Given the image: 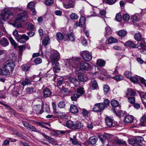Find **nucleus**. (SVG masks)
I'll list each match as a JSON object with an SVG mask.
<instances>
[{"mask_svg":"<svg viewBox=\"0 0 146 146\" xmlns=\"http://www.w3.org/2000/svg\"><path fill=\"white\" fill-rule=\"evenodd\" d=\"M79 58L73 57L70 59H66L64 60V65L68 70H73V68H77L79 65V62L80 60Z\"/></svg>","mask_w":146,"mask_h":146,"instance_id":"f257e3e1","label":"nucleus"},{"mask_svg":"<svg viewBox=\"0 0 146 146\" xmlns=\"http://www.w3.org/2000/svg\"><path fill=\"white\" fill-rule=\"evenodd\" d=\"M2 13L1 14V19L5 21V19H9L11 21H14L15 20V17L12 14L9 8H5L2 11Z\"/></svg>","mask_w":146,"mask_h":146,"instance_id":"f03ea898","label":"nucleus"},{"mask_svg":"<svg viewBox=\"0 0 146 146\" xmlns=\"http://www.w3.org/2000/svg\"><path fill=\"white\" fill-rule=\"evenodd\" d=\"M27 19V16L26 12H23L18 15L16 20L13 25L16 27H21V25L20 23L25 21Z\"/></svg>","mask_w":146,"mask_h":146,"instance_id":"7ed1b4c3","label":"nucleus"},{"mask_svg":"<svg viewBox=\"0 0 146 146\" xmlns=\"http://www.w3.org/2000/svg\"><path fill=\"white\" fill-rule=\"evenodd\" d=\"M66 126L71 129H82L83 127V124L79 122H74L71 120H68L66 122Z\"/></svg>","mask_w":146,"mask_h":146,"instance_id":"20e7f679","label":"nucleus"},{"mask_svg":"<svg viewBox=\"0 0 146 146\" xmlns=\"http://www.w3.org/2000/svg\"><path fill=\"white\" fill-rule=\"evenodd\" d=\"M81 55L83 59L85 61H89L92 59L91 53L88 51H82L81 53Z\"/></svg>","mask_w":146,"mask_h":146,"instance_id":"39448f33","label":"nucleus"},{"mask_svg":"<svg viewBox=\"0 0 146 146\" xmlns=\"http://www.w3.org/2000/svg\"><path fill=\"white\" fill-rule=\"evenodd\" d=\"M5 66L9 69L11 71H13L15 65L13 61L12 60H9L5 62L3 64Z\"/></svg>","mask_w":146,"mask_h":146,"instance_id":"423d86ee","label":"nucleus"},{"mask_svg":"<svg viewBox=\"0 0 146 146\" xmlns=\"http://www.w3.org/2000/svg\"><path fill=\"white\" fill-rule=\"evenodd\" d=\"M86 19L84 16H82L80 18L79 22H76L75 24L74 25V27L76 28L77 27H83L85 24Z\"/></svg>","mask_w":146,"mask_h":146,"instance_id":"0eeeda50","label":"nucleus"},{"mask_svg":"<svg viewBox=\"0 0 146 146\" xmlns=\"http://www.w3.org/2000/svg\"><path fill=\"white\" fill-rule=\"evenodd\" d=\"M104 108V105L102 103H98L95 104L92 110L94 111L101 112Z\"/></svg>","mask_w":146,"mask_h":146,"instance_id":"6e6552de","label":"nucleus"},{"mask_svg":"<svg viewBox=\"0 0 146 146\" xmlns=\"http://www.w3.org/2000/svg\"><path fill=\"white\" fill-rule=\"evenodd\" d=\"M60 55L57 51H54L50 55V58L52 62H54L57 61L60 58Z\"/></svg>","mask_w":146,"mask_h":146,"instance_id":"1a4fd4ad","label":"nucleus"},{"mask_svg":"<svg viewBox=\"0 0 146 146\" xmlns=\"http://www.w3.org/2000/svg\"><path fill=\"white\" fill-rule=\"evenodd\" d=\"M143 138L141 136H138L135 138L130 139L128 140V142L131 144L134 145L135 143L138 142H141L143 141Z\"/></svg>","mask_w":146,"mask_h":146,"instance_id":"9d476101","label":"nucleus"},{"mask_svg":"<svg viewBox=\"0 0 146 146\" xmlns=\"http://www.w3.org/2000/svg\"><path fill=\"white\" fill-rule=\"evenodd\" d=\"M42 105H36L34 106L33 108V110L36 113L38 114L42 113L43 112Z\"/></svg>","mask_w":146,"mask_h":146,"instance_id":"9b49d317","label":"nucleus"},{"mask_svg":"<svg viewBox=\"0 0 146 146\" xmlns=\"http://www.w3.org/2000/svg\"><path fill=\"white\" fill-rule=\"evenodd\" d=\"M22 123L24 127L26 128L28 130L31 131L35 132H37L38 131V130L36 128L28 122L25 121H22Z\"/></svg>","mask_w":146,"mask_h":146,"instance_id":"f8f14e48","label":"nucleus"},{"mask_svg":"<svg viewBox=\"0 0 146 146\" xmlns=\"http://www.w3.org/2000/svg\"><path fill=\"white\" fill-rule=\"evenodd\" d=\"M125 44L126 46L134 48H137L141 45L140 43H138L137 44H135L133 42L130 40L127 41L125 43Z\"/></svg>","mask_w":146,"mask_h":146,"instance_id":"ddd939ff","label":"nucleus"},{"mask_svg":"<svg viewBox=\"0 0 146 146\" xmlns=\"http://www.w3.org/2000/svg\"><path fill=\"white\" fill-rule=\"evenodd\" d=\"M113 119L112 118L107 116L105 118V122L106 125L109 127L113 126Z\"/></svg>","mask_w":146,"mask_h":146,"instance_id":"4468645a","label":"nucleus"},{"mask_svg":"<svg viewBox=\"0 0 146 146\" xmlns=\"http://www.w3.org/2000/svg\"><path fill=\"white\" fill-rule=\"evenodd\" d=\"M29 39V37L25 35H23L21 36L17 40L18 42L21 43H23L25 42L27 40Z\"/></svg>","mask_w":146,"mask_h":146,"instance_id":"2eb2a0df","label":"nucleus"},{"mask_svg":"<svg viewBox=\"0 0 146 146\" xmlns=\"http://www.w3.org/2000/svg\"><path fill=\"white\" fill-rule=\"evenodd\" d=\"M65 40H70L72 41H74L75 39V36L72 33L70 34L64 35Z\"/></svg>","mask_w":146,"mask_h":146,"instance_id":"dca6fc26","label":"nucleus"},{"mask_svg":"<svg viewBox=\"0 0 146 146\" xmlns=\"http://www.w3.org/2000/svg\"><path fill=\"white\" fill-rule=\"evenodd\" d=\"M53 65V69L54 73L59 72L60 69L59 67V64L57 61H56L54 62H52Z\"/></svg>","mask_w":146,"mask_h":146,"instance_id":"f3484780","label":"nucleus"},{"mask_svg":"<svg viewBox=\"0 0 146 146\" xmlns=\"http://www.w3.org/2000/svg\"><path fill=\"white\" fill-rule=\"evenodd\" d=\"M1 71L2 75L6 76H9L10 75V70L9 69H7V68L4 65L2 66V68L1 69Z\"/></svg>","mask_w":146,"mask_h":146,"instance_id":"a211bd4d","label":"nucleus"},{"mask_svg":"<svg viewBox=\"0 0 146 146\" xmlns=\"http://www.w3.org/2000/svg\"><path fill=\"white\" fill-rule=\"evenodd\" d=\"M80 69L88 70L89 69L90 66L88 63L82 61L80 63Z\"/></svg>","mask_w":146,"mask_h":146,"instance_id":"6ab92c4d","label":"nucleus"},{"mask_svg":"<svg viewBox=\"0 0 146 146\" xmlns=\"http://www.w3.org/2000/svg\"><path fill=\"white\" fill-rule=\"evenodd\" d=\"M43 95L45 98L49 97L52 94V92L50 89L47 88H46L43 90Z\"/></svg>","mask_w":146,"mask_h":146,"instance_id":"aec40b11","label":"nucleus"},{"mask_svg":"<svg viewBox=\"0 0 146 146\" xmlns=\"http://www.w3.org/2000/svg\"><path fill=\"white\" fill-rule=\"evenodd\" d=\"M135 40L137 41H141V42H145V38L141 37V34L139 33L135 34L134 36Z\"/></svg>","mask_w":146,"mask_h":146,"instance_id":"412c9836","label":"nucleus"},{"mask_svg":"<svg viewBox=\"0 0 146 146\" xmlns=\"http://www.w3.org/2000/svg\"><path fill=\"white\" fill-rule=\"evenodd\" d=\"M30 66L27 64H23L21 66V69L22 71L25 72V74L26 77L29 72H31L29 70Z\"/></svg>","mask_w":146,"mask_h":146,"instance_id":"4be33fe9","label":"nucleus"},{"mask_svg":"<svg viewBox=\"0 0 146 146\" xmlns=\"http://www.w3.org/2000/svg\"><path fill=\"white\" fill-rule=\"evenodd\" d=\"M140 44L141 45L139 46L141 48L140 52L143 54H146V43L140 42Z\"/></svg>","mask_w":146,"mask_h":146,"instance_id":"5701e85b","label":"nucleus"},{"mask_svg":"<svg viewBox=\"0 0 146 146\" xmlns=\"http://www.w3.org/2000/svg\"><path fill=\"white\" fill-rule=\"evenodd\" d=\"M134 117L131 115H128L126 116L124 119V122L125 123H131L133 120Z\"/></svg>","mask_w":146,"mask_h":146,"instance_id":"b1692460","label":"nucleus"},{"mask_svg":"<svg viewBox=\"0 0 146 146\" xmlns=\"http://www.w3.org/2000/svg\"><path fill=\"white\" fill-rule=\"evenodd\" d=\"M70 81L72 83L74 84L75 87H76L77 86L79 85V83L78 80L76 79L71 77H69L68 78Z\"/></svg>","mask_w":146,"mask_h":146,"instance_id":"393cba45","label":"nucleus"},{"mask_svg":"<svg viewBox=\"0 0 146 146\" xmlns=\"http://www.w3.org/2000/svg\"><path fill=\"white\" fill-rule=\"evenodd\" d=\"M136 94L135 92L131 88L127 89L126 93V97L127 98L130 97V96H134Z\"/></svg>","mask_w":146,"mask_h":146,"instance_id":"a878e982","label":"nucleus"},{"mask_svg":"<svg viewBox=\"0 0 146 146\" xmlns=\"http://www.w3.org/2000/svg\"><path fill=\"white\" fill-rule=\"evenodd\" d=\"M91 83V87L93 90L97 89L98 88V85L96 81L95 80L92 79L90 82Z\"/></svg>","mask_w":146,"mask_h":146,"instance_id":"bb28decb","label":"nucleus"},{"mask_svg":"<svg viewBox=\"0 0 146 146\" xmlns=\"http://www.w3.org/2000/svg\"><path fill=\"white\" fill-rule=\"evenodd\" d=\"M19 49L18 56L19 58H21L23 52L26 48L25 46L24 45H21L18 46Z\"/></svg>","mask_w":146,"mask_h":146,"instance_id":"cd10ccee","label":"nucleus"},{"mask_svg":"<svg viewBox=\"0 0 146 146\" xmlns=\"http://www.w3.org/2000/svg\"><path fill=\"white\" fill-rule=\"evenodd\" d=\"M9 44V42L6 38L3 37L1 40V45L2 46H6Z\"/></svg>","mask_w":146,"mask_h":146,"instance_id":"c85d7f7f","label":"nucleus"},{"mask_svg":"<svg viewBox=\"0 0 146 146\" xmlns=\"http://www.w3.org/2000/svg\"><path fill=\"white\" fill-rule=\"evenodd\" d=\"M97 141V139L95 137H91L88 139V143L89 144L94 145L96 143Z\"/></svg>","mask_w":146,"mask_h":146,"instance_id":"c756f323","label":"nucleus"},{"mask_svg":"<svg viewBox=\"0 0 146 146\" xmlns=\"http://www.w3.org/2000/svg\"><path fill=\"white\" fill-rule=\"evenodd\" d=\"M78 78L81 81H86L88 79L87 75L85 74L79 75Z\"/></svg>","mask_w":146,"mask_h":146,"instance_id":"7c9ffc66","label":"nucleus"},{"mask_svg":"<svg viewBox=\"0 0 146 146\" xmlns=\"http://www.w3.org/2000/svg\"><path fill=\"white\" fill-rule=\"evenodd\" d=\"M25 77H26L25 79L21 83V84L24 86L27 85H28L30 84L31 83V81L28 78V76L27 75V77L25 76Z\"/></svg>","mask_w":146,"mask_h":146,"instance_id":"2f4dec72","label":"nucleus"},{"mask_svg":"<svg viewBox=\"0 0 146 146\" xmlns=\"http://www.w3.org/2000/svg\"><path fill=\"white\" fill-rule=\"evenodd\" d=\"M70 112L72 113H77L78 111L76 106L75 105H71L70 107Z\"/></svg>","mask_w":146,"mask_h":146,"instance_id":"473e14b6","label":"nucleus"},{"mask_svg":"<svg viewBox=\"0 0 146 146\" xmlns=\"http://www.w3.org/2000/svg\"><path fill=\"white\" fill-rule=\"evenodd\" d=\"M97 65L101 67L104 66L105 64V61L101 59H99L97 60Z\"/></svg>","mask_w":146,"mask_h":146,"instance_id":"72a5a7b5","label":"nucleus"},{"mask_svg":"<svg viewBox=\"0 0 146 146\" xmlns=\"http://www.w3.org/2000/svg\"><path fill=\"white\" fill-rule=\"evenodd\" d=\"M105 36L107 37L108 36L111 34L112 33V30L109 27H107L105 28Z\"/></svg>","mask_w":146,"mask_h":146,"instance_id":"f704fd0d","label":"nucleus"},{"mask_svg":"<svg viewBox=\"0 0 146 146\" xmlns=\"http://www.w3.org/2000/svg\"><path fill=\"white\" fill-rule=\"evenodd\" d=\"M9 39L12 45L14 46L15 48H16L18 45V44L11 36H9Z\"/></svg>","mask_w":146,"mask_h":146,"instance_id":"c9c22d12","label":"nucleus"},{"mask_svg":"<svg viewBox=\"0 0 146 146\" xmlns=\"http://www.w3.org/2000/svg\"><path fill=\"white\" fill-rule=\"evenodd\" d=\"M56 35L57 37V40H62L64 39L65 40L64 35H63L60 33H58L56 34Z\"/></svg>","mask_w":146,"mask_h":146,"instance_id":"e433bc0d","label":"nucleus"},{"mask_svg":"<svg viewBox=\"0 0 146 146\" xmlns=\"http://www.w3.org/2000/svg\"><path fill=\"white\" fill-rule=\"evenodd\" d=\"M138 15V14L136 13L131 16V19L132 21L133 22H137L139 20V19L138 18L137 16V15Z\"/></svg>","mask_w":146,"mask_h":146,"instance_id":"4c0bfd02","label":"nucleus"},{"mask_svg":"<svg viewBox=\"0 0 146 146\" xmlns=\"http://www.w3.org/2000/svg\"><path fill=\"white\" fill-rule=\"evenodd\" d=\"M50 38L48 37H47L43 39L42 41V44L44 46H46L49 43Z\"/></svg>","mask_w":146,"mask_h":146,"instance_id":"58836bf2","label":"nucleus"},{"mask_svg":"<svg viewBox=\"0 0 146 146\" xmlns=\"http://www.w3.org/2000/svg\"><path fill=\"white\" fill-rule=\"evenodd\" d=\"M70 140L74 145H78V146H81V144L78 143V140L76 139L75 136H74L73 139L70 138Z\"/></svg>","mask_w":146,"mask_h":146,"instance_id":"ea45409f","label":"nucleus"},{"mask_svg":"<svg viewBox=\"0 0 146 146\" xmlns=\"http://www.w3.org/2000/svg\"><path fill=\"white\" fill-rule=\"evenodd\" d=\"M138 76L131 77L130 78V80L133 83H136L138 82L139 80V78Z\"/></svg>","mask_w":146,"mask_h":146,"instance_id":"a19ab883","label":"nucleus"},{"mask_svg":"<svg viewBox=\"0 0 146 146\" xmlns=\"http://www.w3.org/2000/svg\"><path fill=\"white\" fill-rule=\"evenodd\" d=\"M83 88L82 87H79L77 89V93L80 95V96L84 94V91Z\"/></svg>","mask_w":146,"mask_h":146,"instance_id":"79ce46f5","label":"nucleus"},{"mask_svg":"<svg viewBox=\"0 0 146 146\" xmlns=\"http://www.w3.org/2000/svg\"><path fill=\"white\" fill-rule=\"evenodd\" d=\"M113 78L117 81H119L123 80V77L121 75H119L113 77Z\"/></svg>","mask_w":146,"mask_h":146,"instance_id":"37998d69","label":"nucleus"},{"mask_svg":"<svg viewBox=\"0 0 146 146\" xmlns=\"http://www.w3.org/2000/svg\"><path fill=\"white\" fill-rule=\"evenodd\" d=\"M108 43H113L117 42L118 40L113 37H110L108 39Z\"/></svg>","mask_w":146,"mask_h":146,"instance_id":"c03bdc74","label":"nucleus"},{"mask_svg":"<svg viewBox=\"0 0 146 146\" xmlns=\"http://www.w3.org/2000/svg\"><path fill=\"white\" fill-rule=\"evenodd\" d=\"M111 104L113 107H115L118 106L119 102L116 100H112L111 102Z\"/></svg>","mask_w":146,"mask_h":146,"instance_id":"a18cd8bd","label":"nucleus"},{"mask_svg":"<svg viewBox=\"0 0 146 146\" xmlns=\"http://www.w3.org/2000/svg\"><path fill=\"white\" fill-rule=\"evenodd\" d=\"M141 99L143 104L146 108V93L143 94Z\"/></svg>","mask_w":146,"mask_h":146,"instance_id":"49530a36","label":"nucleus"},{"mask_svg":"<svg viewBox=\"0 0 146 146\" xmlns=\"http://www.w3.org/2000/svg\"><path fill=\"white\" fill-rule=\"evenodd\" d=\"M80 97V95L78 94H75L72 95L71 97V100L72 101H76L77 98Z\"/></svg>","mask_w":146,"mask_h":146,"instance_id":"de8ad7c7","label":"nucleus"},{"mask_svg":"<svg viewBox=\"0 0 146 146\" xmlns=\"http://www.w3.org/2000/svg\"><path fill=\"white\" fill-rule=\"evenodd\" d=\"M116 0H103L104 2L111 5L113 4L115 2Z\"/></svg>","mask_w":146,"mask_h":146,"instance_id":"09e8293b","label":"nucleus"},{"mask_svg":"<svg viewBox=\"0 0 146 146\" xmlns=\"http://www.w3.org/2000/svg\"><path fill=\"white\" fill-rule=\"evenodd\" d=\"M89 111L85 109H83L82 110V113L83 116L86 117H88Z\"/></svg>","mask_w":146,"mask_h":146,"instance_id":"8fccbe9b","label":"nucleus"},{"mask_svg":"<svg viewBox=\"0 0 146 146\" xmlns=\"http://www.w3.org/2000/svg\"><path fill=\"white\" fill-rule=\"evenodd\" d=\"M33 61L35 64H38L41 63L42 62V60L40 58L38 57L35 58Z\"/></svg>","mask_w":146,"mask_h":146,"instance_id":"3c124183","label":"nucleus"},{"mask_svg":"<svg viewBox=\"0 0 146 146\" xmlns=\"http://www.w3.org/2000/svg\"><path fill=\"white\" fill-rule=\"evenodd\" d=\"M127 32L124 30H121L119 31L118 33V34L119 36H124L126 34Z\"/></svg>","mask_w":146,"mask_h":146,"instance_id":"603ef678","label":"nucleus"},{"mask_svg":"<svg viewBox=\"0 0 146 146\" xmlns=\"http://www.w3.org/2000/svg\"><path fill=\"white\" fill-rule=\"evenodd\" d=\"M78 17L77 15L75 13H72L70 15V18L72 20L76 19Z\"/></svg>","mask_w":146,"mask_h":146,"instance_id":"864d4df0","label":"nucleus"},{"mask_svg":"<svg viewBox=\"0 0 146 146\" xmlns=\"http://www.w3.org/2000/svg\"><path fill=\"white\" fill-rule=\"evenodd\" d=\"M40 51L39 52V53H34L33 55V57H35L36 56H39V54H40L41 55H43V53L42 51V48L41 47H40Z\"/></svg>","mask_w":146,"mask_h":146,"instance_id":"5fc2aeb1","label":"nucleus"},{"mask_svg":"<svg viewBox=\"0 0 146 146\" xmlns=\"http://www.w3.org/2000/svg\"><path fill=\"white\" fill-rule=\"evenodd\" d=\"M104 90L105 94H107L110 90L109 86L107 85H104Z\"/></svg>","mask_w":146,"mask_h":146,"instance_id":"6e6d98bb","label":"nucleus"},{"mask_svg":"<svg viewBox=\"0 0 146 146\" xmlns=\"http://www.w3.org/2000/svg\"><path fill=\"white\" fill-rule=\"evenodd\" d=\"M65 104L63 101H61L58 104V106L60 108H64L65 107Z\"/></svg>","mask_w":146,"mask_h":146,"instance_id":"4d7b16f0","label":"nucleus"},{"mask_svg":"<svg viewBox=\"0 0 146 146\" xmlns=\"http://www.w3.org/2000/svg\"><path fill=\"white\" fill-rule=\"evenodd\" d=\"M115 19L116 21L118 22H120L121 21L122 17L120 13H117L116 14L115 16Z\"/></svg>","mask_w":146,"mask_h":146,"instance_id":"13d9d810","label":"nucleus"},{"mask_svg":"<svg viewBox=\"0 0 146 146\" xmlns=\"http://www.w3.org/2000/svg\"><path fill=\"white\" fill-rule=\"evenodd\" d=\"M26 91L27 93L31 94L34 91V89L32 87H28L26 88Z\"/></svg>","mask_w":146,"mask_h":146,"instance_id":"bf43d9fd","label":"nucleus"},{"mask_svg":"<svg viewBox=\"0 0 146 146\" xmlns=\"http://www.w3.org/2000/svg\"><path fill=\"white\" fill-rule=\"evenodd\" d=\"M64 82V80L63 78L57 79V85L58 86H61Z\"/></svg>","mask_w":146,"mask_h":146,"instance_id":"052dcab7","label":"nucleus"},{"mask_svg":"<svg viewBox=\"0 0 146 146\" xmlns=\"http://www.w3.org/2000/svg\"><path fill=\"white\" fill-rule=\"evenodd\" d=\"M128 99V101L130 103L133 104L135 102V98L134 97L127 98Z\"/></svg>","mask_w":146,"mask_h":146,"instance_id":"680f3d73","label":"nucleus"},{"mask_svg":"<svg viewBox=\"0 0 146 146\" xmlns=\"http://www.w3.org/2000/svg\"><path fill=\"white\" fill-rule=\"evenodd\" d=\"M41 135L45 138L48 139L50 141H54V140L53 139L50 137L49 136L43 133H41Z\"/></svg>","mask_w":146,"mask_h":146,"instance_id":"e2e57ef3","label":"nucleus"},{"mask_svg":"<svg viewBox=\"0 0 146 146\" xmlns=\"http://www.w3.org/2000/svg\"><path fill=\"white\" fill-rule=\"evenodd\" d=\"M124 74L125 77L128 78H130L131 77V73L129 71H125Z\"/></svg>","mask_w":146,"mask_h":146,"instance_id":"0e129e2a","label":"nucleus"},{"mask_svg":"<svg viewBox=\"0 0 146 146\" xmlns=\"http://www.w3.org/2000/svg\"><path fill=\"white\" fill-rule=\"evenodd\" d=\"M130 18V16L127 14H124L123 15V18L126 21H128Z\"/></svg>","mask_w":146,"mask_h":146,"instance_id":"69168bd1","label":"nucleus"},{"mask_svg":"<svg viewBox=\"0 0 146 146\" xmlns=\"http://www.w3.org/2000/svg\"><path fill=\"white\" fill-rule=\"evenodd\" d=\"M12 131L13 133V134H14L16 135L17 136H21V134H20L18 131L15 129H12Z\"/></svg>","mask_w":146,"mask_h":146,"instance_id":"338daca9","label":"nucleus"},{"mask_svg":"<svg viewBox=\"0 0 146 146\" xmlns=\"http://www.w3.org/2000/svg\"><path fill=\"white\" fill-rule=\"evenodd\" d=\"M139 80L146 87V80L143 78L140 77Z\"/></svg>","mask_w":146,"mask_h":146,"instance_id":"774afa93","label":"nucleus"}]
</instances>
